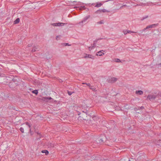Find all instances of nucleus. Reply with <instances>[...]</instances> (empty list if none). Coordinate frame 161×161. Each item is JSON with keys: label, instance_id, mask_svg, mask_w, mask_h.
Instances as JSON below:
<instances>
[{"label": "nucleus", "instance_id": "f257e3e1", "mask_svg": "<svg viewBox=\"0 0 161 161\" xmlns=\"http://www.w3.org/2000/svg\"><path fill=\"white\" fill-rule=\"evenodd\" d=\"M13 75H8L6 76L4 74H2L0 75V84L8 85L10 81L13 79Z\"/></svg>", "mask_w": 161, "mask_h": 161}, {"label": "nucleus", "instance_id": "f03ea898", "mask_svg": "<svg viewBox=\"0 0 161 161\" xmlns=\"http://www.w3.org/2000/svg\"><path fill=\"white\" fill-rule=\"evenodd\" d=\"M12 79L8 85L10 88H14L19 85V81L17 78L14 77L13 75Z\"/></svg>", "mask_w": 161, "mask_h": 161}, {"label": "nucleus", "instance_id": "7ed1b4c3", "mask_svg": "<svg viewBox=\"0 0 161 161\" xmlns=\"http://www.w3.org/2000/svg\"><path fill=\"white\" fill-rule=\"evenodd\" d=\"M106 139L105 136L103 134L101 135L99 138L96 140V141L98 143L103 144L106 141Z\"/></svg>", "mask_w": 161, "mask_h": 161}, {"label": "nucleus", "instance_id": "20e7f679", "mask_svg": "<svg viewBox=\"0 0 161 161\" xmlns=\"http://www.w3.org/2000/svg\"><path fill=\"white\" fill-rule=\"evenodd\" d=\"M117 80V79L115 77H112L108 79L107 80L108 82L109 83H113Z\"/></svg>", "mask_w": 161, "mask_h": 161}, {"label": "nucleus", "instance_id": "39448f33", "mask_svg": "<svg viewBox=\"0 0 161 161\" xmlns=\"http://www.w3.org/2000/svg\"><path fill=\"white\" fill-rule=\"evenodd\" d=\"M156 97V96L154 95L150 94L148 95L147 97V98L149 100H154Z\"/></svg>", "mask_w": 161, "mask_h": 161}, {"label": "nucleus", "instance_id": "423d86ee", "mask_svg": "<svg viewBox=\"0 0 161 161\" xmlns=\"http://www.w3.org/2000/svg\"><path fill=\"white\" fill-rule=\"evenodd\" d=\"M39 48V46H34L33 48L31 51V52L32 53L35 52L37 51H38V49Z\"/></svg>", "mask_w": 161, "mask_h": 161}, {"label": "nucleus", "instance_id": "0eeeda50", "mask_svg": "<svg viewBox=\"0 0 161 161\" xmlns=\"http://www.w3.org/2000/svg\"><path fill=\"white\" fill-rule=\"evenodd\" d=\"M47 146L48 148H52L54 147V145L51 142H48L47 143Z\"/></svg>", "mask_w": 161, "mask_h": 161}, {"label": "nucleus", "instance_id": "6e6552de", "mask_svg": "<svg viewBox=\"0 0 161 161\" xmlns=\"http://www.w3.org/2000/svg\"><path fill=\"white\" fill-rule=\"evenodd\" d=\"M89 16H86L85 17L83 20L81 21V22H80L79 24H81L82 23H83L84 22H85L89 18Z\"/></svg>", "mask_w": 161, "mask_h": 161}, {"label": "nucleus", "instance_id": "1a4fd4ad", "mask_svg": "<svg viewBox=\"0 0 161 161\" xmlns=\"http://www.w3.org/2000/svg\"><path fill=\"white\" fill-rule=\"evenodd\" d=\"M102 39H103V38H102L97 39L95 41H94L93 45H92V46L94 48L96 47V42H97V41L99 40H101Z\"/></svg>", "mask_w": 161, "mask_h": 161}, {"label": "nucleus", "instance_id": "9d476101", "mask_svg": "<svg viewBox=\"0 0 161 161\" xmlns=\"http://www.w3.org/2000/svg\"><path fill=\"white\" fill-rule=\"evenodd\" d=\"M86 56L84 57V58H88L92 59H94V56H92L91 55L86 54Z\"/></svg>", "mask_w": 161, "mask_h": 161}, {"label": "nucleus", "instance_id": "9b49d317", "mask_svg": "<svg viewBox=\"0 0 161 161\" xmlns=\"http://www.w3.org/2000/svg\"><path fill=\"white\" fill-rule=\"evenodd\" d=\"M97 13H100L102 12H109V11H108L107 10H106L105 9H101V10H98L97 11Z\"/></svg>", "mask_w": 161, "mask_h": 161}, {"label": "nucleus", "instance_id": "f8f14e48", "mask_svg": "<svg viewBox=\"0 0 161 161\" xmlns=\"http://www.w3.org/2000/svg\"><path fill=\"white\" fill-rule=\"evenodd\" d=\"M67 24V23H57V26H63L64 25H66Z\"/></svg>", "mask_w": 161, "mask_h": 161}, {"label": "nucleus", "instance_id": "ddd939ff", "mask_svg": "<svg viewBox=\"0 0 161 161\" xmlns=\"http://www.w3.org/2000/svg\"><path fill=\"white\" fill-rule=\"evenodd\" d=\"M103 52V50H101L98 52H97V55H99L100 56H102L103 54H104V53L102 52Z\"/></svg>", "mask_w": 161, "mask_h": 161}, {"label": "nucleus", "instance_id": "4468645a", "mask_svg": "<svg viewBox=\"0 0 161 161\" xmlns=\"http://www.w3.org/2000/svg\"><path fill=\"white\" fill-rule=\"evenodd\" d=\"M136 93L137 94L141 95L143 94V92L141 90L136 91Z\"/></svg>", "mask_w": 161, "mask_h": 161}, {"label": "nucleus", "instance_id": "2eb2a0df", "mask_svg": "<svg viewBox=\"0 0 161 161\" xmlns=\"http://www.w3.org/2000/svg\"><path fill=\"white\" fill-rule=\"evenodd\" d=\"M52 99V98L51 97H43L42 98V100L43 101H46L47 100H51Z\"/></svg>", "mask_w": 161, "mask_h": 161}, {"label": "nucleus", "instance_id": "dca6fc26", "mask_svg": "<svg viewBox=\"0 0 161 161\" xmlns=\"http://www.w3.org/2000/svg\"><path fill=\"white\" fill-rule=\"evenodd\" d=\"M42 153H45L46 155H47L49 153V152L47 150H45L42 151Z\"/></svg>", "mask_w": 161, "mask_h": 161}, {"label": "nucleus", "instance_id": "f3484780", "mask_svg": "<svg viewBox=\"0 0 161 161\" xmlns=\"http://www.w3.org/2000/svg\"><path fill=\"white\" fill-rule=\"evenodd\" d=\"M20 21V19L19 18H17L16 20L14 21V24H16L18 23Z\"/></svg>", "mask_w": 161, "mask_h": 161}, {"label": "nucleus", "instance_id": "a211bd4d", "mask_svg": "<svg viewBox=\"0 0 161 161\" xmlns=\"http://www.w3.org/2000/svg\"><path fill=\"white\" fill-rule=\"evenodd\" d=\"M158 24L157 23V24H152V25H151V28H153L155 27H156L158 26Z\"/></svg>", "mask_w": 161, "mask_h": 161}, {"label": "nucleus", "instance_id": "6ab92c4d", "mask_svg": "<svg viewBox=\"0 0 161 161\" xmlns=\"http://www.w3.org/2000/svg\"><path fill=\"white\" fill-rule=\"evenodd\" d=\"M102 5V4L101 3H97L96 5L95 6V7H101Z\"/></svg>", "mask_w": 161, "mask_h": 161}, {"label": "nucleus", "instance_id": "aec40b11", "mask_svg": "<svg viewBox=\"0 0 161 161\" xmlns=\"http://www.w3.org/2000/svg\"><path fill=\"white\" fill-rule=\"evenodd\" d=\"M90 88L93 91H94V92H95L96 91V89L95 88V87H94L93 86H90Z\"/></svg>", "mask_w": 161, "mask_h": 161}, {"label": "nucleus", "instance_id": "412c9836", "mask_svg": "<svg viewBox=\"0 0 161 161\" xmlns=\"http://www.w3.org/2000/svg\"><path fill=\"white\" fill-rule=\"evenodd\" d=\"M32 92L37 95L38 93V90H35L32 91Z\"/></svg>", "mask_w": 161, "mask_h": 161}, {"label": "nucleus", "instance_id": "4be33fe9", "mask_svg": "<svg viewBox=\"0 0 161 161\" xmlns=\"http://www.w3.org/2000/svg\"><path fill=\"white\" fill-rule=\"evenodd\" d=\"M92 119L95 121L98 118V117L97 116H94L92 117Z\"/></svg>", "mask_w": 161, "mask_h": 161}, {"label": "nucleus", "instance_id": "5701e85b", "mask_svg": "<svg viewBox=\"0 0 161 161\" xmlns=\"http://www.w3.org/2000/svg\"><path fill=\"white\" fill-rule=\"evenodd\" d=\"M148 17V15L145 16L143 17L142 19H141V20L142 21L144 19H147Z\"/></svg>", "mask_w": 161, "mask_h": 161}, {"label": "nucleus", "instance_id": "b1692460", "mask_svg": "<svg viewBox=\"0 0 161 161\" xmlns=\"http://www.w3.org/2000/svg\"><path fill=\"white\" fill-rule=\"evenodd\" d=\"M19 130L22 133H24V129L22 127H20L19 129Z\"/></svg>", "mask_w": 161, "mask_h": 161}, {"label": "nucleus", "instance_id": "393cba45", "mask_svg": "<svg viewBox=\"0 0 161 161\" xmlns=\"http://www.w3.org/2000/svg\"><path fill=\"white\" fill-rule=\"evenodd\" d=\"M88 49L90 51H91L92 49L94 48V47H93L92 46H90L88 47Z\"/></svg>", "mask_w": 161, "mask_h": 161}, {"label": "nucleus", "instance_id": "a878e982", "mask_svg": "<svg viewBox=\"0 0 161 161\" xmlns=\"http://www.w3.org/2000/svg\"><path fill=\"white\" fill-rule=\"evenodd\" d=\"M74 92H71L70 91H68V95L69 96L71 95L72 93H73Z\"/></svg>", "mask_w": 161, "mask_h": 161}, {"label": "nucleus", "instance_id": "bb28decb", "mask_svg": "<svg viewBox=\"0 0 161 161\" xmlns=\"http://www.w3.org/2000/svg\"><path fill=\"white\" fill-rule=\"evenodd\" d=\"M83 84H86V85L89 86H90V83H86V82H84V83H82Z\"/></svg>", "mask_w": 161, "mask_h": 161}, {"label": "nucleus", "instance_id": "cd10ccee", "mask_svg": "<svg viewBox=\"0 0 161 161\" xmlns=\"http://www.w3.org/2000/svg\"><path fill=\"white\" fill-rule=\"evenodd\" d=\"M147 29H146V28H144L143 30H141L140 31L141 33H142L143 32L145 31Z\"/></svg>", "mask_w": 161, "mask_h": 161}, {"label": "nucleus", "instance_id": "c85d7f7f", "mask_svg": "<svg viewBox=\"0 0 161 161\" xmlns=\"http://www.w3.org/2000/svg\"><path fill=\"white\" fill-rule=\"evenodd\" d=\"M51 25H53V26H57V23H52L51 24Z\"/></svg>", "mask_w": 161, "mask_h": 161}, {"label": "nucleus", "instance_id": "c756f323", "mask_svg": "<svg viewBox=\"0 0 161 161\" xmlns=\"http://www.w3.org/2000/svg\"><path fill=\"white\" fill-rule=\"evenodd\" d=\"M158 143L159 145H161V140H159L158 142Z\"/></svg>", "mask_w": 161, "mask_h": 161}, {"label": "nucleus", "instance_id": "7c9ffc66", "mask_svg": "<svg viewBox=\"0 0 161 161\" xmlns=\"http://www.w3.org/2000/svg\"><path fill=\"white\" fill-rule=\"evenodd\" d=\"M25 124L29 126L30 128L31 129V125L28 122H26Z\"/></svg>", "mask_w": 161, "mask_h": 161}, {"label": "nucleus", "instance_id": "2f4dec72", "mask_svg": "<svg viewBox=\"0 0 161 161\" xmlns=\"http://www.w3.org/2000/svg\"><path fill=\"white\" fill-rule=\"evenodd\" d=\"M127 33H136V32H133V31H129V30H128V31H127Z\"/></svg>", "mask_w": 161, "mask_h": 161}, {"label": "nucleus", "instance_id": "473e14b6", "mask_svg": "<svg viewBox=\"0 0 161 161\" xmlns=\"http://www.w3.org/2000/svg\"><path fill=\"white\" fill-rule=\"evenodd\" d=\"M33 43H31V44H28V45H27V47H31L32 45H33Z\"/></svg>", "mask_w": 161, "mask_h": 161}, {"label": "nucleus", "instance_id": "72a5a7b5", "mask_svg": "<svg viewBox=\"0 0 161 161\" xmlns=\"http://www.w3.org/2000/svg\"><path fill=\"white\" fill-rule=\"evenodd\" d=\"M36 132L37 133V134L38 135H39V138H40L41 137V135L40 133L39 132V131H37V132Z\"/></svg>", "mask_w": 161, "mask_h": 161}, {"label": "nucleus", "instance_id": "f704fd0d", "mask_svg": "<svg viewBox=\"0 0 161 161\" xmlns=\"http://www.w3.org/2000/svg\"><path fill=\"white\" fill-rule=\"evenodd\" d=\"M139 109H140L139 107H138V108H134V110L135 111H136Z\"/></svg>", "mask_w": 161, "mask_h": 161}, {"label": "nucleus", "instance_id": "c9c22d12", "mask_svg": "<svg viewBox=\"0 0 161 161\" xmlns=\"http://www.w3.org/2000/svg\"><path fill=\"white\" fill-rule=\"evenodd\" d=\"M127 30L126 31H123V32L125 35H126L128 33H127Z\"/></svg>", "mask_w": 161, "mask_h": 161}, {"label": "nucleus", "instance_id": "e433bc0d", "mask_svg": "<svg viewBox=\"0 0 161 161\" xmlns=\"http://www.w3.org/2000/svg\"><path fill=\"white\" fill-rule=\"evenodd\" d=\"M103 21H102V20H101V21H100L99 22H97V23L98 24H103Z\"/></svg>", "mask_w": 161, "mask_h": 161}, {"label": "nucleus", "instance_id": "4c0bfd02", "mask_svg": "<svg viewBox=\"0 0 161 161\" xmlns=\"http://www.w3.org/2000/svg\"><path fill=\"white\" fill-rule=\"evenodd\" d=\"M151 28V25H148V26H147L146 27V29H149V28Z\"/></svg>", "mask_w": 161, "mask_h": 161}, {"label": "nucleus", "instance_id": "58836bf2", "mask_svg": "<svg viewBox=\"0 0 161 161\" xmlns=\"http://www.w3.org/2000/svg\"><path fill=\"white\" fill-rule=\"evenodd\" d=\"M64 45L65 46H69L70 45H69L68 43H64Z\"/></svg>", "mask_w": 161, "mask_h": 161}, {"label": "nucleus", "instance_id": "ea45409f", "mask_svg": "<svg viewBox=\"0 0 161 161\" xmlns=\"http://www.w3.org/2000/svg\"><path fill=\"white\" fill-rule=\"evenodd\" d=\"M140 109H144V107L143 106H141V107H139Z\"/></svg>", "mask_w": 161, "mask_h": 161}, {"label": "nucleus", "instance_id": "a19ab883", "mask_svg": "<svg viewBox=\"0 0 161 161\" xmlns=\"http://www.w3.org/2000/svg\"><path fill=\"white\" fill-rule=\"evenodd\" d=\"M116 60H117L116 61V62H121L120 60L119 59L117 58V59Z\"/></svg>", "mask_w": 161, "mask_h": 161}, {"label": "nucleus", "instance_id": "79ce46f5", "mask_svg": "<svg viewBox=\"0 0 161 161\" xmlns=\"http://www.w3.org/2000/svg\"><path fill=\"white\" fill-rule=\"evenodd\" d=\"M30 133L31 134V135H32L33 132L31 130V129H30Z\"/></svg>", "mask_w": 161, "mask_h": 161}, {"label": "nucleus", "instance_id": "37998d69", "mask_svg": "<svg viewBox=\"0 0 161 161\" xmlns=\"http://www.w3.org/2000/svg\"><path fill=\"white\" fill-rule=\"evenodd\" d=\"M58 36H56V39L57 40H58Z\"/></svg>", "mask_w": 161, "mask_h": 161}, {"label": "nucleus", "instance_id": "c03bdc74", "mask_svg": "<svg viewBox=\"0 0 161 161\" xmlns=\"http://www.w3.org/2000/svg\"><path fill=\"white\" fill-rule=\"evenodd\" d=\"M158 65L160 66H161V63L158 64Z\"/></svg>", "mask_w": 161, "mask_h": 161}, {"label": "nucleus", "instance_id": "a18cd8bd", "mask_svg": "<svg viewBox=\"0 0 161 161\" xmlns=\"http://www.w3.org/2000/svg\"><path fill=\"white\" fill-rule=\"evenodd\" d=\"M148 2H149L150 3H152V1H148Z\"/></svg>", "mask_w": 161, "mask_h": 161}, {"label": "nucleus", "instance_id": "49530a36", "mask_svg": "<svg viewBox=\"0 0 161 161\" xmlns=\"http://www.w3.org/2000/svg\"><path fill=\"white\" fill-rule=\"evenodd\" d=\"M123 6H121V7H120V8H121Z\"/></svg>", "mask_w": 161, "mask_h": 161}, {"label": "nucleus", "instance_id": "de8ad7c7", "mask_svg": "<svg viewBox=\"0 0 161 161\" xmlns=\"http://www.w3.org/2000/svg\"><path fill=\"white\" fill-rule=\"evenodd\" d=\"M83 119V120H86V119Z\"/></svg>", "mask_w": 161, "mask_h": 161}, {"label": "nucleus", "instance_id": "09e8293b", "mask_svg": "<svg viewBox=\"0 0 161 161\" xmlns=\"http://www.w3.org/2000/svg\"><path fill=\"white\" fill-rule=\"evenodd\" d=\"M74 2H75V3L76 2V1H75Z\"/></svg>", "mask_w": 161, "mask_h": 161}, {"label": "nucleus", "instance_id": "8fccbe9b", "mask_svg": "<svg viewBox=\"0 0 161 161\" xmlns=\"http://www.w3.org/2000/svg\"><path fill=\"white\" fill-rule=\"evenodd\" d=\"M160 1V2L161 3V0Z\"/></svg>", "mask_w": 161, "mask_h": 161}]
</instances>
